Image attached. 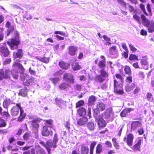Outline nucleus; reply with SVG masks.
Masks as SVG:
<instances>
[{
	"label": "nucleus",
	"instance_id": "obj_1",
	"mask_svg": "<svg viewBox=\"0 0 154 154\" xmlns=\"http://www.w3.org/2000/svg\"><path fill=\"white\" fill-rule=\"evenodd\" d=\"M13 71L11 72L9 69L4 70L3 69L0 70V80H2L4 79H8L10 77V75L12 74L13 77L15 79H17L18 75L17 73V71L16 70L18 69L20 70L19 72L23 73L24 70L23 66L20 63L15 62L13 65Z\"/></svg>",
	"mask_w": 154,
	"mask_h": 154
},
{
	"label": "nucleus",
	"instance_id": "obj_2",
	"mask_svg": "<svg viewBox=\"0 0 154 154\" xmlns=\"http://www.w3.org/2000/svg\"><path fill=\"white\" fill-rule=\"evenodd\" d=\"M58 141V138L57 135L56 133L54 134L52 140H49L47 142V145H46V149L48 151V154H51V148L53 147L54 148L57 147V144Z\"/></svg>",
	"mask_w": 154,
	"mask_h": 154
},
{
	"label": "nucleus",
	"instance_id": "obj_3",
	"mask_svg": "<svg viewBox=\"0 0 154 154\" xmlns=\"http://www.w3.org/2000/svg\"><path fill=\"white\" fill-rule=\"evenodd\" d=\"M141 17L144 26L148 27L149 32H154V22L152 21L149 22L143 15H141Z\"/></svg>",
	"mask_w": 154,
	"mask_h": 154
},
{
	"label": "nucleus",
	"instance_id": "obj_4",
	"mask_svg": "<svg viewBox=\"0 0 154 154\" xmlns=\"http://www.w3.org/2000/svg\"><path fill=\"white\" fill-rule=\"evenodd\" d=\"M114 90L115 92L118 95H121L123 94L124 92L122 86L119 82L115 79L114 80Z\"/></svg>",
	"mask_w": 154,
	"mask_h": 154
},
{
	"label": "nucleus",
	"instance_id": "obj_5",
	"mask_svg": "<svg viewBox=\"0 0 154 154\" xmlns=\"http://www.w3.org/2000/svg\"><path fill=\"white\" fill-rule=\"evenodd\" d=\"M7 43L12 50L17 48L20 43L18 35H16L14 38H12L10 41H8Z\"/></svg>",
	"mask_w": 154,
	"mask_h": 154
},
{
	"label": "nucleus",
	"instance_id": "obj_6",
	"mask_svg": "<svg viewBox=\"0 0 154 154\" xmlns=\"http://www.w3.org/2000/svg\"><path fill=\"white\" fill-rule=\"evenodd\" d=\"M134 138L133 135L132 134H129L127 135L126 137H125L124 138L123 140L127 143L128 146L132 148Z\"/></svg>",
	"mask_w": 154,
	"mask_h": 154
},
{
	"label": "nucleus",
	"instance_id": "obj_7",
	"mask_svg": "<svg viewBox=\"0 0 154 154\" xmlns=\"http://www.w3.org/2000/svg\"><path fill=\"white\" fill-rule=\"evenodd\" d=\"M113 114V112L112 110L110 109H108L106 110L105 112L100 116H101L103 118L109 121L110 118L112 117Z\"/></svg>",
	"mask_w": 154,
	"mask_h": 154
},
{
	"label": "nucleus",
	"instance_id": "obj_8",
	"mask_svg": "<svg viewBox=\"0 0 154 154\" xmlns=\"http://www.w3.org/2000/svg\"><path fill=\"white\" fill-rule=\"evenodd\" d=\"M20 108H22L20 105L19 103H17L16 106H13L11 110V114L13 116H16L19 114V110L20 111Z\"/></svg>",
	"mask_w": 154,
	"mask_h": 154
},
{
	"label": "nucleus",
	"instance_id": "obj_9",
	"mask_svg": "<svg viewBox=\"0 0 154 154\" xmlns=\"http://www.w3.org/2000/svg\"><path fill=\"white\" fill-rule=\"evenodd\" d=\"M63 79L67 82L73 84L74 82L73 76L70 73H65L63 76Z\"/></svg>",
	"mask_w": 154,
	"mask_h": 154
},
{
	"label": "nucleus",
	"instance_id": "obj_10",
	"mask_svg": "<svg viewBox=\"0 0 154 154\" xmlns=\"http://www.w3.org/2000/svg\"><path fill=\"white\" fill-rule=\"evenodd\" d=\"M48 126L46 125L43 127V129L42 131V134L43 136L47 137L49 135H52L53 131L52 130H48Z\"/></svg>",
	"mask_w": 154,
	"mask_h": 154
},
{
	"label": "nucleus",
	"instance_id": "obj_11",
	"mask_svg": "<svg viewBox=\"0 0 154 154\" xmlns=\"http://www.w3.org/2000/svg\"><path fill=\"white\" fill-rule=\"evenodd\" d=\"M98 124L100 127H104L106 125V122L101 116H100L97 118Z\"/></svg>",
	"mask_w": 154,
	"mask_h": 154
},
{
	"label": "nucleus",
	"instance_id": "obj_12",
	"mask_svg": "<svg viewBox=\"0 0 154 154\" xmlns=\"http://www.w3.org/2000/svg\"><path fill=\"white\" fill-rule=\"evenodd\" d=\"M41 120L39 118L33 119L31 122L32 127L35 129H37L39 127V124L38 123L40 122Z\"/></svg>",
	"mask_w": 154,
	"mask_h": 154
},
{
	"label": "nucleus",
	"instance_id": "obj_13",
	"mask_svg": "<svg viewBox=\"0 0 154 154\" xmlns=\"http://www.w3.org/2000/svg\"><path fill=\"white\" fill-rule=\"evenodd\" d=\"M0 52L2 55L5 57L8 56L9 54V51L7 48L4 46L1 47Z\"/></svg>",
	"mask_w": 154,
	"mask_h": 154
},
{
	"label": "nucleus",
	"instance_id": "obj_14",
	"mask_svg": "<svg viewBox=\"0 0 154 154\" xmlns=\"http://www.w3.org/2000/svg\"><path fill=\"white\" fill-rule=\"evenodd\" d=\"M142 140L141 139H139L137 143L135 144L132 148V149L134 151H140V146L141 144Z\"/></svg>",
	"mask_w": 154,
	"mask_h": 154
},
{
	"label": "nucleus",
	"instance_id": "obj_15",
	"mask_svg": "<svg viewBox=\"0 0 154 154\" xmlns=\"http://www.w3.org/2000/svg\"><path fill=\"white\" fill-rule=\"evenodd\" d=\"M57 105L60 107H62L63 106L66 105V102L64 100L59 98H56L55 99Z\"/></svg>",
	"mask_w": 154,
	"mask_h": 154
},
{
	"label": "nucleus",
	"instance_id": "obj_16",
	"mask_svg": "<svg viewBox=\"0 0 154 154\" xmlns=\"http://www.w3.org/2000/svg\"><path fill=\"white\" fill-rule=\"evenodd\" d=\"M131 129L133 130H135L137 128L140 127L142 125V123L140 121H134L131 124Z\"/></svg>",
	"mask_w": 154,
	"mask_h": 154
},
{
	"label": "nucleus",
	"instance_id": "obj_17",
	"mask_svg": "<svg viewBox=\"0 0 154 154\" xmlns=\"http://www.w3.org/2000/svg\"><path fill=\"white\" fill-rule=\"evenodd\" d=\"M69 49V53L71 56H74L75 54V52L77 50L76 47L74 46H70L68 47Z\"/></svg>",
	"mask_w": 154,
	"mask_h": 154
},
{
	"label": "nucleus",
	"instance_id": "obj_18",
	"mask_svg": "<svg viewBox=\"0 0 154 154\" xmlns=\"http://www.w3.org/2000/svg\"><path fill=\"white\" fill-rule=\"evenodd\" d=\"M133 110L134 109L132 108L125 109L121 112V116L122 117H125L128 115V113Z\"/></svg>",
	"mask_w": 154,
	"mask_h": 154
},
{
	"label": "nucleus",
	"instance_id": "obj_19",
	"mask_svg": "<svg viewBox=\"0 0 154 154\" xmlns=\"http://www.w3.org/2000/svg\"><path fill=\"white\" fill-rule=\"evenodd\" d=\"M20 113L19 117L17 118V121L19 122H21L24 119L26 114L24 113L23 110L22 108H20Z\"/></svg>",
	"mask_w": 154,
	"mask_h": 154
},
{
	"label": "nucleus",
	"instance_id": "obj_20",
	"mask_svg": "<svg viewBox=\"0 0 154 154\" xmlns=\"http://www.w3.org/2000/svg\"><path fill=\"white\" fill-rule=\"evenodd\" d=\"M147 58L146 56L143 57V59H141L140 63L142 66H146L144 67V69H147L148 68V62L147 61Z\"/></svg>",
	"mask_w": 154,
	"mask_h": 154
},
{
	"label": "nucleus",
	"instance_id": "obj_21",
	"mask_svg": "<svg viewBox=\"0 0 154 154\" xmlns=\"http://www.w3.org/2000/svg\"><path fill=\"white\" fill-rule=\"evenodd\" d=\"M23 56L22 50L21 49H19L17 52L15 54L14 52V53L13 56L14 58H16L17 57L21 58Z\"/></svg>",
	"mask_w": 154,
	"mask_h": 154
},
{
	"label": "nucleus",
	"instance_id": "obj_22",
	"mask_svg": "<svg viewBox=\"0 0 154 154\" xmlns=\"http://www.w3.org/2000/svg\"><path fill=\"white\" fill-rule=\"evenodd\" d=\"M59 65L60 68L63 69H67L69 67V65L63 61H61L59 62Z\"/></svg>",
	"mask_w": 154,
	"mask_h": 154
},
{
	"label": "nucleus",
	"instance_id": "obj_23",
	"mask_svg": "<svg viewBox=\"0 0 154 154\" xmlns=\"http://www.w3.org/2000/svg\"><path fill=\"white\" fill-rule=\"evenodd\" d=\"M89 149L87 146L82 145L81 148V151L82 154H87L88 152Z\"/></svg>",
	"mask_w": 154,
	"mask_h": 154
},
{
	"label": "nucleus",
	"instance_id": "obj_24",
	"mask_svg": "<svg viewBox=\"0 0 154 154\" xmlns=\"http://www.w3.org/2000/svg\"><path fill=\"white\" fill-rule=\"evenodd\" d=\"M88 119L87 118L85 117H82L78 121V125H81L85 124Z\"/></svg>",
	"mask_w": 154,
	"mask_h": 154
},
{
	"label": "nucleus",
	"instance_id": "obj_25",
	"mask_svg": "<svg viewBox=\"0 0 154 154\" xmlns=\"http://www.w3.org/2000/svg\"><path fill=\"white\" fill-rule=\"evenodd\" d=\"M72 67L74 71L79 70L81 68V66L79 65L78 62L73 63Z\"/></svg>",
	"mask_w": 154,
	"mask_h": 154
},
{
	"label": "nucleus",
	"instance_id": "obj_26",
	"mask_svg": "<svg viewBox=\"0 0 154 154\" xmlns=\"http://www.w3.org/2000/svg\"><path fill=\"white\" fill-rule=\"evenodd\" d=\"M105 108V105L103 103H100L97 104V109L98 110L103 111Z\"/></svg>",
	"mask_w": 154,
	"mask_h": 154
},
{
	"label": "nucleus",
	"instance_id": "obj_27",
	"mask_svg": "<svg viewBox=\"0 0 154 154\" xmlns=\"http://www.w3.org/2000/svg\"><path fill=\"white\" fill-rule=\"evenodd\" d=\"M86 113L85 109L82 107L80 108L77 110V113L80 116L85 115Z\"/></svg>",
	"mask_w": 154,
	"mask_h": 154
},
{
	"label": "nucleus",
	"instance_id": "obj_28",
	"mask_svg": "<svg viewBox=\"0 0 154 154\" xmlns=\"http://www.w3.org/2000/svg\"><path fill=\"white\" fill-rule=\"evenodd\" d=\"M95 100V97L94 96H90L88 99V104L89 105H93Z\"/></svg>",
	"mask_w": 154,
	"mask_h": 154
},
{
	"label": "nucleus",
	"instance_id": "obj_29",
	"mask_svg": "<svg viewBox=\"0 0 154 154\" xmlns=\"http://www.w3.org/2000/svg\"><path fill=\"white\" fill-rule=\"evenodd\" d=\"M135 87V84L133 83L130 86L128 85L125 86V89L127 91L129 92L133 90Z\"/></svg>",
	"mask_w": 154,
	"mask_h": 154
},
{
	"label": "nucleus",
	"instance_id": "obj_30",
	"mask_svg": "<svg viewBox=\"0 0 154 154\" xmlns=\"http://www.w3.org/2000/svg\"><path fill=\"white\" fill-rule=\"evenodd\" d=\"M98 66L100 68L104 69L106 66L105 65V59L99 62Z\"/></svg>",
	"mask_w": 154,
	"mask_h": 154
},
{
	"label": "nucleus",
	"instance_id": "obj_31",
	"mask_svg": "<svg viewBox=\"0 0 154 154\" xmlns=\"http://www.w3.org/2000/svg\"><path fill=\"white\" fill-rule=\"evenodd\" d=\"M102 146L100 144H98L96 147V152L97 153L100 154L102 152Z\"/></svg>",
	"mask_w": 154,
	"mask_h": 154
},
{
	"label": "nucleus",
	"instance_id": "obj_32",
	"mask_svg": "<svg viewBox=\"0 0 154 154\" xmlns=\"http://www.w3.org/2000/svg\"><path fill=\"white\" fill-rule=\"evenodd\" d=\"M69 85L66 83H63L60 85L59 86V88L61 90H64L66 89L69 86Z\"/></svg>",
	"mask_w": 154,
	"mask_h": 154
},
{
	"label": "nucleus",
	"instance_id": "obj_33",
	"mask_svg": "<svg viewBox=\"0 0 154 154\" xmlns=\"http://www.w3.org/2000/svg\"><path fill=\"white\" fill-rule=\"evenodd\" d=\"M100 75L104 78H106L108 76V73L103 69H102L100 71Z\"/></svg>",
	"mask_w": 154,
	"mask_h": 154
},
{
	"label": "nucleus",
	"instance_id": "obj_34",
	"mask_svg": "<svg viewBox=\"0 0 154 154\" xmlns=\"http://www.w3.org/2000/svg\"><path fill=\"white\" fill-rule=\"evenodd\" d=\"M125 8H128L131 12L136 13V11L134 10V8L128 3L126 5V6H125Z\"/></svg>",
	"mask_w": 154,
	"mask_h": 154
},
{
	"label": "nucleus",
	"instance_id": "obj_35",
	"mask_svg": "<svg viewBox=\"0 0 154 154\" xmlns=\"http://www.w3.org/2000/svg\"><path fill=\"white\" fill-rule=\"evenodd\" d=\"M27 90H21L19 93V95L23 97H25L27 94Z\"/></svg>",
	"mask_w": 154,
	"mask_h": 154
},
{
	"label": "nucleus",
	"instance_id": "obj_36",
	"mask_svg": "<svg viewBox=\"0 0 154 154\" xmlns=\"http://www.w3.org/2000/svg\"><path fill=\"white\" fill-rule=\"evenodd\" d=\"M95 80L98 82H101L104 80L101 75H97L95 77Z\"/></svg>",
	"mask_w": 154,
	"mask_h": 154
},
{
	"label": "nucleus",
	"instance_id": "obj_37",
	"mask_svg": "<svg viewBox=\"0 0 154 154\" xmlns=\"http://www.w3.org/2000/svg\"><path fill=\"white\" fill-rule=\"evenodd\" d=\"M87 126L89 130L91 131L94 130V126L93 123L91 122H89L87 125Z\"/></svg>",
	"mask_w": 154,
	"mask_h": 154
},
{
	"label": "nucleus",
	"instance_id": "obj_38",
	"mask_svg": "<svg viewBox=\"0 0 154 154\" xmlns=\"http://www.w3.org/2000/svg\"><path fill=\"white\" fill-rule=\"evenodd\" d=\"M10 100H5L3 103V106L4 108H7L8 106L10 104Z\"/></svg>",
	"mask_w": 154,
	"mask_h": 154
},
{
	"label": "nucleus",
	"instance_id": "obj_39",
	"mask_svg": "<svg viewBox=\"0 0 154 154\" xmlns=\"http://www.w3.org/2000/svg\"><path fill=\"white\" fill-rule=\"evenodd\" d=\"M147 98L148 100L149 101L152 102L153 100V98L152 94L148 93L146 94Z\"/></svg>",
	"mask_w": 154,
	"mask_h": 154
},
{
	"label": "nucleus",
	"instance_id": "obj_40",
	"mask_svg": "<svg viewBox=\"0 0 154 154\" xmlns=\"http://www.w3.org/2000/svg\"><path fill=\"white\" fill-rule=\"evenodd\" d=\"M6 125V124L5 120L0 117V127H5Z\"/></svg>",
	"mask_w": 154,
	"mask_h": 154
},
{
	"label": "nucleus",
	"instance_id": "obj_41",
	"mask_svg": "<svg viewBox=\"0 0 154 154\" xmlns=\"http://www.w3.org/2000/svg\"><path fill=\"white\" fill-rule=\"evenodd\" d=\"M118 3L123 7H125L128 3H126L123 0H117Z\"/></svg>",
	"mask_w": 154,
	"mask_h": 154
},
{
	"label": "nucleus",
	"instance_id": "obj_42",
	"mask_svg": "<svg viewBox=\"0 0 154 154\" xmlns=\"http://www.w3.org/2000/svg\"><path fill=\"white\" fill-rule=\"evenodd\" d=\"M129 59L131 60H138L137 56L134 54L130 55L129 57Z\"/></svg>",
	"mask_w": 154,
	"mask_h": 154
},
{
	"label": "nucleus",
	"instance_id": "obj_43",
	"mask_svg": "<svg viewBox=\"0 0 154 154\" xmlns=\"http://www.w3.org/2000/svg\"><path fill=\"white\" fill-rule=\"evenodd\" d=\"M140 8L143 12V13L146 15H147L148 14L145 11V8L144 5L142 4H140Z\"/></svg>",
	"mask_w": 154,
	"mask_h": 154
},
{
	"label": "nucleus",
	"instance_id": "obj_44",
	"mask_svg": "<svg viewBox=\"0 0 154 154\" xmlns=\"http://www.w3.org/2000/svg\"><path fill=\"white\" fill-rule=\"evenodd\" d=\"M50 80L55 85L59 81V79L58 78H51Z\"/></svg>",
	"mask_w": 154,
	"mask_h": 154
},
{
	"label": "nucleus",
	"instance_id": "obj_45",
	"mask_svg": "<svg viewBox=\"0 0 154 154\" xmlns=\"http://www.w3.org/2000/svg\"><path fill=\"white\" fill-rule=\"evenodd\" d=\"M46 123L49 125H47L49 128H51L52 127V121L51 120H45L44 121Z\"/></svg>",
	"mask_w": 154,
	"mask_h": 154
},
{
	"label": "nucleus",
	"instance_id": "obj_46",
	"mask_svg": "<svg viewBox=\"0 0 154 154\" xmlns=\"http://www.w3.org/2000/svg\"><path fill=\"white\" fill-rule=\"evenodd\" d=\"M133 17L135 20L137 21L139 23H140V18L139 16L136 14H134L133 16Z\"/></svg>",
	"mask_w": 154,
	"mask_h": 154
},
{
	"label": "nucleus",
	"instance_id": "obj_47",
	"mask_svg": "<svg viewBox=\"0 0 154 154\" xmlns=\"http://www.w3.org/2000/svg\"><path fill=\"white\" fill-rule=\"evenodd\" d=\"M126 73L129 74L131 72L130 68L128 66H126L124 69Z\"/></svg>",
	"mask_w": 154,
	"mask_h": 154
},
{
	"label": "nucleus",
	"instance_id": "obj_48",
	"mask_svg": "<svg viewBox=\"0 0 154 154\" xmlns=\"http://www.w3.org/2000/svg\"><path fill=\"white\" fill-rule=\"evenodd\" d=\"M84 102L83 100H80L76 103V108H78L80 106L84 104Z\"/></svg>",
	"mask_w": 154,
	"mask_h": 154
},
{
	"label": "nucleus",
	"instance_id": "obj_49",
	"mask_svg": "<svg viewBox=\"0 0 154 154\" xmlns=\"http://www.w3.org/2000/svg\"><path fill=\"white\" fill-rule=\"evenodd\" d=\"M129 46L131 51L133 52H134L137 51V49L136 48L134 47L131 44H129Z\"/></svg>",
	"mask_w": 154,
	"mask_h": 154
},
{
	"label": "nucleus",
	"instance_id": "obj_50",
	"mask_svg": "<svg viewBox=\"0 0 154 154\" xmlns=\"http://www.w3.org/2000/svg\"><path fill=\"white\" fill-rule=\"evenodd\" d=\"M49 58L46 57H42L41 61L46 63H47L49 62Z\"/></svg>",
	"mask_w": 154,
	"mask_h": 154
},
{
	"label": "nucleus",
	"instance_id": "obj_51",
	"mask_svg": "<svg viewBox=\"0 0 154 154\" xmlns=\"http://www.w3.org/2000/svg\"><path fill=\"white\" fill-rule=\"evenodd\" d=\"M116 76L118 79H119V80L120 81V82H122L123 81V79L120 75L116 74Z\"/></svg>",
	"mask_w": 154,
	"mask_h": 154
},
{
	"label": "nucleus",
	"instance_id": "obj_52",
	"mask_svg": "<svg viewBox=\"0 0 154 154\" xmlns=\"http://www.w3.org/2000/svg\"><path fill=\"white\" fill-rule=\"evenodd\" d=\"M74 88L77 91H80L81 88V86L79 84L75 85L74 86Z\"/></svg>",
	"mask_w": 154,
	"mask_h": 154
},
{
	"label": "nucleus",
	"instance_id": "obj_53",
	"mask_svg": "<svg viewBox=\"0 0 154 154\" xmlns=\"http://www.w3.org/2000/svg\"><path fill=\"white\" fill-rule=\"evenodd\" d=\"M11 61L10 58L6 59L3 62V65H5L10 63Z\"/></svg>",
	"mask_w": 154,
	"mask_h": 154
},
{
	"label": "nucleus",
	"instance_id": "obj_54",
	"mask_svg": "<svg viewBox=\"0 0 154 154\" xmlns=\"http://www.w3.org/2000/svg\"><path fill=\"white\" fill-rule=\"evenodd\" d=\"M2 115L4 116L5 117L8 118L10 117V115L8 112L4 111L2 113Z\"/></svg>",
	"mask_w": 154,
	"mask_h": 154
},
{
	"label": "nucleus",
	"instance_id": "obj_55",
	"mask_svg": "<svg viewBox=\"0 0 154 154\" xmlns=\"http://www.w3.org/2000/svg\"><path fill=\"white\" fill-rule=\"evenodd\" d=\"M14 29V27L13 26H11L7 30V35L8 36L10 34L11 31Z\"/></svg>",
	"mask_w": 154,
	"mask_h": 154
},
{
	"label": "nucleus",
	"instance_id": "obj_56",
	"mask_svg": "<svg viewBox=\"0 0 154 154\" xmlns=\"http://www.w3.org/2000/svg\"><path fill=\"white\" fill-rule=\"evenodd\" d=\"M29 137V134L27 133H26L23 136V138L25 140H28Z\"/></svg>",
	"mask_w": 154,
	"mask_h": 154
},
{
	"label": "nucleus",
	"instance_id": "obj_57",
	"mask_svg": "<svg viewBox=\"0 0 154 154\" xmlns=\"http://www.w3.org/2000/svg\"><path fill=\"white\" fill-rule=\"evenodd\" d=\"M54 33L55 34H59L60 35L64 36L65 35V33L62 31H56Z\"/></svg>",
	"mask_w": 154,
	"mask_h": 154
},
{
	"label": "nucleus",
	"instance_id": "obj_58",
	"mask_svg": "<svg viewBox=\"0 0 154 154\" xmlns=\"http://www.w3.org/2000/svg\"><path fill=\"white\" fill-rule=\"evenodd\" d=\"M96 142H93L90 145V149L94 150V147L96 145Z\"/></svg>",
	"mask_w": 154,
	"mask_h": 154
},
{
	"label": "nucleus",
	"instance_id": "obj_59",
	"mask_svg": "<svg viewBox=\"0 0 154 154\" xmlns=\"http://www.w3.org/2000/svg\"><path fill=\"white\" fill-rule=\"evenodd\" d=\"M122 46L123 49H124L125 51H128L127 47L125 44L122 43Z\"/></svg>",
	"mask_w": 154,
	"mask_h": 154
},
{
	"label": "nucleus",
	"instance_id": "obj_60",
	"mask_svg": "<svg viewBox=\"0 0 154 154\" xmlns=\"http://www.w3.org/2000/svg\"><path fill=\"white\" fill-rule=\"evenodd\" d=\"M29 71L31 74L33 75L35 74V71L32 70L30 67L29 69Z\"/></svg>",
	"mask_w": 154,
	"mask_h": 154
},
{
	"label": "nucleus",
	"instance_id": "obj_61",
	"mask_svg": "<svg viewBox=\"0 0 154 154\" xmlns=\"http://www.w3.org/2000/svg\"><path fill=\"white\" fill-rule=\"evenodd\" d=\"M140 34L143 35H147V32L146 30L142 29L141 30Z\"/></svg>",
	"mask_w": 154,
	"mask_h": 154
},
{
	"label": "nucleus",
	"instance_id": "obj_62",
	"mask_svg": "<svg viewBox=\"0 0 154 154\" xmlns=\"http://www.w3.org/2000/svg\"><path fill=\"white\" fill-rule=\"evenodd\" d=\"M116 49V47L115 46L112 47L110 48V51L111 52L113 53L115 52Z\"/></svg>",
	"mask_w": 154,
	"mask_h": 154
},
{
	"label": "nucleus",
	"instance_id": "obj_63",
	"mask_svg": "<svg viewBox=\"0 0 154 154\" xmlns=\"http://www.w3.org/2000/svg\"><path fill=\"white\" fill-rule=\"evenodd\" d=\"M128 51H126L124 52L123 54V56L126 58H127L128 56Z\"/></svg>",
	"mask_w": 154,
	"mask_h": 154
},
{
	"label": "nucleus",
	"instance_id": "obj_64",
	"mask_svg": "<svg viewBox=\"0 0 154 154\" xmlns=\"http://www.w3.org/2000/svg\"><path fill=\"white\" fill-rule=\"evenodd\" d=\"M103 37L104 38V39L106 41H110V39L109 38V37H107L106 35H103Z\"/></svg>",
	"mask_w": 154,
	"mask_h": 154
}]
</instances>
